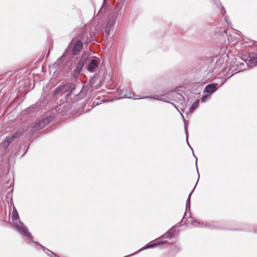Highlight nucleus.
Masks as SVG:
<instances>
[{
  "mask_svg": "<svg viewBox=\"0 0 257 257\" xmlns=\"http://www.w3.org/2000/svg\"><path fill=\"white\" fill-rule=\"evenodd\" d=\"M173 250L176 252H178L181 250V246L179 244H173Z\"/></svg>",
  "mask_w": 257,
  "mask_h": 257,
  "instance_id": "obj_17",
  "label": "nucleus"
},
{
  "mask_svg": "<svg viewBox=\"0 0 257 257\" xmlns=\"http://www.w3.org/2000/svg\"><path fill=\"white\" fill-rule=\"evenodd\" d=\"M14 141V138L10 135L7 137L3 142V146L5 149H7L11 143Z\"/></svg>",
  "mask_w": 257,
  "mask_h": 257,
  "instance_id": "obj_13",
  "label": "nucleus"
},
{
  "mask_svg": "<svg viewBox=\"0 0 257 257\" xmlns=\"http://www.w3.org/2000/svg\"><path fill=\"white\" fill-rule=\"evenodd\" d=\"M199 104V100L194 101L190 108V112H192L198 106Z\"/></svg>",
  "mask_w": 257,
  "mask_h": 257,
  "instance_id": "obj_15",
  "label": "nucleus"
},
{
  "mask_svg": "<svg viewBox=\"0 0 257 257\" xmlns=\"http://www.w3.org/2000/svg\"><path fill=\"white\" fill-rule=\"evenodd\" d=\"M52 120L51 115H47L45 118L39 120L35 125L36 130H40L44 128L49 122Z\"/></svg>",
  "mask_w": 257,
  "mask_h": 257,
  "instance_id": "obj_12",
  "label": "nucleus"
},
{
  "mask_svg": "<svg viewBox=\"0 0 257 257\" xmlns=\"http://www.w3.org/2000/svg\"><path fill=\"white\" fill-rule=\"evenodd\" d=\"M207 98H208L207 95H205L203 96L201 98V101L202 102H205L206 101Z\"/></svg>",
  "mask_w": 257,
  "mask_h": 257,
  "instance_id": "obj_20",
  "label": "nucleus"
},
{
  "mask_svg": "<svg viewBox=\"0 0 257 257\" xmlns=\"http://www.w3.org/2000/svg\"><path fill=\"white\" fill-rule=\"evenodd\" d=\"M132 95H133L132 93L127 89H126L125 90V92L123 94V97H125V98H132V97H133ZM133 96H134V94H133Z\"/></svg>",
  "mask_w": 257,
  "mask_h": 257,
  "instance_id": "obj_18",
  "label": "nucleus"
},
{
  "mask_svg": "<svg viewBox=\"0 0 257 257\" xmlns=\"http://www.w3.org/2000/svg\"><path fill=\"white\" fill-rule=\"evenodd\" d=\"M181 113V114L182 117L183 118V119H184V115H183V114H182V113Z\"/></svg>",
  "mask_w": 257,
  "mask_h": 257,
  "instance_id": "obj_24",
  "label": "nucleus"
},
{
  "mask_svg": "<svg viewBox=\"0 0 257 257\" xmlns=\"http://www.w3.org/2000/svg\"><path fill=\"white\" fill-rule=\"evenodd\" d=\"M179 95L180 97L183 98V96L179 94Z\"/></svg>",
  "mask_w": 257,
  "mask_h": 257,
  "instance_id": "obj_25",
  "label": "nucleus"
},
{
  "mask_svg": "<svg viewBox=\"0 0 257 257\" xmlns=\"http://www.w3.org/2000/svg\"><path fill=\"white\" fill-rule=\"evenodd\" d=\"M121 14V8L114 9L108 16L107 23L104 30L106 36L109 35L111 30L115 24L116 19L120 16Z\"/></svg>",
  "mask_w": 257,
  "mask_h": 257,
  "instance_id": "obj_5",
  "label": "nucleus"
},
{
  "mask_svg": "<svg viewBox=\"0 0 257 257\" xmlns=\"http://www.w3.org/2000/svg\"><path fill=\"white\" fill-rule=\"evenodd\" d=\"M80 113H79V114H77L76 115H80Z\"/></svg>",
  "mask_w": 257,
  "mask_h": 257,
  "instance_id": "obj_28",
  "label": "nucleus"
},
{
  "mask_svg": "<svg viewBox=\"0 0 257 257\" xmlns=\"http://www.w3.org/2000/svg\"><path fill=\"white\" fill-rule=\"evenodd\" d=\"M185 134H186V141H187V143L188 145V146H189V147L190 148V149L192 150V152H193V155L194 156V157L196 159V170H197V173L198 174V180L197 181H198L199 180V172H198V168H197V159L196 158V157L194 155V153H193V150L192 148V147L190 146L189 142H188V132H187V127H186V125L185 124ZM198 182H197L194 189H193V190L190 192V193L188 195V198H187V201H186V212L183 216V217L182 219V221L185 219V216L186 215V214H187V212H189V213L190 214V206H191V196L193 192V191H194V189L197 185V184Z\"/></svg>",
  "mask_w": 257,
  "mask_h": 257,
  "instance_id": "obj_7",
  "label": "nucleus"
},
{
  "mask_svg": "<svg viewBox=\"0 0 257 257\" xmlns=\"http://www.w3.org/2000/svg\"><path fill=\"white\" fill-rule=\"evenodd\" d=\"M223 32H224V33H226V30H224Z\"/></svg>",
  "mask_w": 257,
  "mask_h": 257,
  "instance_id": "obj_26",
  "label": "nucleus"
},
{
  "mask_svg": "<svg viewBox=\"0 0 257 257\" xmlns=\"http://www.w3.org/2000/svg\"><path fill=\"white\" fill-rule=\"evenodd\" d=\"M72 42H71V43L69 44V45H68V47H70V44L72 43Z\"/></svg>",
  "mask_w": 257,
  "mask_h": 257,
  "instance_id": "obj_27",
  "label": "nucleus"
},
{
  "mask_svg": "<svg viewBox=\"0 0 257 257\" xmlns=\"http://www.w3.org/2000/svg\"><path fill=\"white\" fill-rule=\"evenodd\" d=\"M246 62L247 66L251 64L257 65V52L255 51H249L248 52V58L245 59H242Z\"/></svg>",
  "mask_w": 257,
  "mask_h": 257,
  "instance_id": "obj_10",
  "label": "nucleus"
},
{
  "mask_svg": "<svg viewBox=\"0 0 257 257\" xmlns=\"http://www.w3.org/2000/svg\"><path fill=\"white\" fill-rule=\"evenodd\" d=\"M75 89L74 85L71 83H67L60 85L55 89L54 96L56 98L61 97L65 98L66 101H68L69 97H71L72 91Z\"/></svg>",
  "mask_w": 257,
  "mask_h": 257,
  "instance_id": "obj_4",
  "label": "nucleus"
},
{
  "mask_svg": "<svg viewBox=\"0 0 257 257\" xmlns=\"http://www.w3.org/2000/svg\"><path fill=\"white\" fill-rule=\"evenodd\" d=\"M19 214L15 206L13 207V214L12 216V219L15 221L19 218Z\"/></svg>",
  "mask_w": 257,
  "mask_h": 257,
  "instance_id": "obj_14",
  "label": "nucleus"
},
{
  "mask_svg": "<svg viewBox=\"0 0 257 257\" xmlns=\"http://www.w3.org/2000/svg\"><path fill=\"white\" fill-rule=\"evenodd\" d=\"M174 236V234L172 233L170 230H168L166 232V233L161 236V238H171Z\"/></svg>",
  "mask_w": 257,
  "mask_h": 257,
  "instance_id": "obj_16",
  "label": "nucleus"
},
{
  "mask_svg": "<svg viewBox=\"0 0 257 257\" xmlns=\"http://www.w3.org/2000/svg\"><path fill=\"white\" fill-rule=\"evenodd\" d=\"M82 41H83L85 43L87 44L90 42V41L88 40V39L86 40L84 39L83 34L81 35L80 37V39L76 41L73 47L72 54L74 55H78L80 51H81L83 45Z\"/></svg>",
  "mask_w": 257,
  "mask_h": 257,
  "instance_id": "obj_8",
  "label": "nucleus"
},
{
  "mask_svg": "<svg viewBox=\"0 0 257 257\" xmlns=\"http://www.w3.org/2000/svg\"><path fill=\"white\" fill-rule=\"evenodd\" d=\"M105 2V0H103V5H102V7H104ZM100 11H101V12H102V11H103V8H101Z\"/></svg>",
  "mask_w": 257,
  "mask_h": 257,
  "instance_id": "obj_22",
  "label": "nucleus"
},
{
  "mask_svg": "<svg viewBox=\"0 0 257 257\" xmlns=\"http://www.w3.org/2000/svg\"><path fill=\"white\" fill-rule=\"evenodd\" d=\"M20 135H21V133L19 132H17L15 133H14V134H12L10 135V136L14 138V140L15 139H16V138H18L19 137H20Z\"/></svg>",
  "mask_w": 257,
  "mask_h": 257,
  "instance_id": "obj_19",
  "label": "nucleus"
},
{
  "mask_svg": "<svg viewBox=\"0 0 257 257\" xmlns=\"http://www.w3.org/2000/svg\"><path fill=\"white\" fill-rule=\"evenodd\" d=\"M177 110H178V108L176 106V105H175V104H174L173 103H171Z\"/></svg>",
  "mask_w": 257,
  "mask_h": 257,
  "instance_id": "obj_23",
  "label": "nucleus"
},
{
  "mask_svg": "<svg viewBox=\"0 0 257 257\" xmlns=\"http://www.w3.org/2000/svg\"><path fill=\"white\" fill-rule=\"evenodd\" d=\"M99 63L100 60L98 58L92 59L86 66V69L89 72H94L98 67Z\"/></svg>",
  "mask_w": 257,
  "mask_h": 257,
  "instance_id": "obj_11",
  "label": "nucleus"
},
{
  "mask_svg": "<svg viewBox=\"0 0 257 257\" xmlns=\"http://www.w3.org/2000/svg\"><path fill=\"white\" fill-rule=\"evenodd\" d=\"M230 65L231 68H230L229 70L231 71L233 73L229 76L227 78L222 81L220 84L213 83L206 85L204 89L205 92L212 94L216 91L218 88L225 82L228 78H230L233 74L242 70L244 68L241 66L242 65L244 66V64L243 63H241L239 61H237V60H232L230 62Z\"/></svg>",
  "mask_w": 257,
  "mask_h": 257,
  "instance_id": "obj_1",
  "label": "nucleus"
},
{
  "mask_svg": "<svg viewBox=\"0 0 257 257\" xmlns=\"http://www.w3.org/2000/svg\"><path fill=\"white\" fill-rule=\"evenodd\" d=\"M15 224L16 228L21 234V235L25 236L27 239H30L31 241H32V242L41 246V248H43L44 251H45V250L46 249L48 251H49L48 254L50 257H59L56 254H55L53 252L50 251L48 249H46V248L45 246L41 245L38 242L34 241L33 240V237L31 233L29 232L28 228L25 225V224L23 222H22L21 221H18L16 222Z\"/></svg>",
  "mask_w": 257,
  "mask_h": 257,
  "instance_id": "obj_3",
  "label": "nucleus"
},
{
  "mask_svg": "<svg viewBox=\"0 0 257 257\" xmlns=\"http://www.w3.org/2000/svg\"><path fill=\"white\" fill-rule=\"evenodd\" d=\"M226 63L223 59H219L215 62L211 61L205 70L207 72V79H213L212 76L216 77L217 75H220L221 73L224 71Z\"/></svg>",
  "mask_w": 257,
  "mask_h": 257,
  "instance_id": "obj_2",
  "label": "nucleus"
},
{
  "mask_svg": "<svg viewBox=\"0 0 257 257\" xmlns=\"http://www.w3.org/2000/svg\"><path fill=\"white\" fill-rule=\"evenodd\" d=\"M155 98L156 99V98L154 96H146L141 97V98ZM156 99H158L159 100H162L161 99H159V98H156Z\"/></svg>",
  "mask_w": 257,
  "mask_h": 257,
  "instance_id": "obj_21",
  "label": "nucleus"
},
{
  "mask_svg": "<svg viewBox=\"0 0 257 257\" xmlns=\"http://www.w3.org/2000/svg\"><path fill=\"white\" fill-rule=\"evenodd\" d=\"M87 61V58L85 56H82L81 58L78 60V63L76 64V67L73 70V76L75 79L77 80L82 69L86 63Z\"/></svg>",
  "mask_w": 257,
  "mask_h": 257,
  "instance_id": "obj_9",
  "label": "nucleus"
},
{
  "mask_svg": "<svg viewBox=\"0 0 257 257\" xmlns=\"http://www.w3.org/2000/svg\"><path fill=\"white\" fill-rule=\"evenodd\" d=\"M188 220V223L192 224L195 227L200 226L201 227H206L210 229H226L227 228L221 226L219 222H199L198 221H196L191 216L189 217V218H187Z\"/></svg>",
  "mask_w": 257,
  "mask_h": 257,
  "instance_id": "obj_6",
  "label": "nucleus"
}]
</instances>
